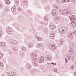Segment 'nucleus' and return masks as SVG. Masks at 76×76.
<instances>
[{
    "instance_id": "obj_1",
    "label": "nucleus",
    "mask_w": 76,
    "mask_h": 76,
    "mask_svg": "<svg viewBox=\"0 0 76 76\" xmlns=\"http://www.w3.org/2000/svg\"><path fill=\"white\" fill-rule=\"evenodd\" d=\"M69 18L71 20L73 21L72 23L70 24V26H76V23L75 22V21L76 20V19H75V16H74V15L70 16Z\"/></svg>"
},
{
    "instance_id": "obj_2",
    "label": "nucleus",
    "mask_w": 76,
    "mask_h": 76,
    "mask_svg": "<svg viewBox=\"0 0 76 76\" xmlns=\"http://www.w3.org/2000/svg\"><path fill=\"white\" fill-rule=\"evenodd\" d=\"M67 28L66 27H62L61 28L59 29V32L60 34H65L67 31Z\"/></svg>"
},
{
    "instance_id": "obj_3",
    "label": "nucleus",
    "mask_w": 76,
    "mask_h": 76,
    "mask_svg": "<svg viewBox=\"0 0 76 76\" xmlns=\"http://www.w3.org/2000/svg\"><path fill=\"white\" fill-rule=\"evenodd\" d=\"M73 45H74V43H72L69 46V48L70 49L69 50V52L72 54V55H73V54H74V51H73V50L72 49V48H73L74 46Z\"/></svg>"
},
{
    "instance_id": "obj_4",
    "label": "nucleus",
    "mask_w": 76,
    "mask_h": 76,
    "mask_svg": "<svg viewBox=\"0 0 76 76\" xmlns=\"http://www.w3.org/2000/svg\"><path fill=\"white\" fill-rule=\"evenodd\" d=\"M31 59L32 61H36L37 60V54L34 53H32L31 56Z\"/></svg>"
},
{
    "instance_id": "obj_5",
    "label": "nucleus",
    "mask_w": 76,
    "mask_h": 76,
    "mask_svg": "<svg viewBox=\"0 0 76 76\" xmlns=\"http://www.w3.org/2000/svg\"><path fill=\"white\" fill-rule=\"evenodd\" d=\"M49 47L50 49L52 50H56V48L55 47V46L52 44L49 45Z\"/></svg>"
},
{
    "instance_id": "obj_6",
    "label": "nucleus",
    "mask_w": 76,
    "mask_h": 76,
    "mask_svg": "<svg viewBox=\"0 0 76 76\" xmlns=\"http://www.w3.org/2000/svg\"><path fill=\"white\" fill-rule=\"evenodd\" d=\"M67 36L68 37L71 38V39H73L74 38V37H73V33L72 32H68L67 34Z\"/></svg>"
},
{
    "instance_id": "obj_7",
    "label": "nucleus",
    "mask_w": 76,
    "mask_h": 76,
    "mask_svg": "<svg viewBox=\"0 0 76 76\" xmlns=\"http://www.w3.org/2000/svg\"><path fill=\"white\" fill-rule=\"evenodd\" d=\"M39 63H43L44 62V56H42L39 59Z\"/></svg>"
},
{
    "instance_id": "obj_8",
    "label": "nucleus",
    "mask_w": 76,
    "mask_h": 76,
    "mask_svg": "<svg viewBox=\"0 0 76 76\" xmlns=\"http://www.w3.org/2000/svg\"><path fill=\"white\" fill-rule=\"evenodd\" d=\"M37 46L38 48H40V47H43V48H45V46L42 44L37 43Z\"/></svg>"
},
{
    "instance_id": "obj_9",
    "label": "nucleus",
    "mask_w": 76,
    "mask_h": 76,
    "mask_svg": "<svg viewBox=\"0 0 76 76\" xmlns=\"http://www.w3.org/2000/svg\"><path fill=\"white\" fill-rule=\"evenodd\" d=\"M51 56L50 55H48L45 57V58L47 59L48 61H51Z\"/></svg>"
},
{
    "instance_id": "obj_10",
    "label": "nucleus",
    "mask_w": 76,
    "mask_h": 76,
    "mask_svg": "<svg viewBox=\"0 0 76 76\" xmlns=\"http://www.w3.org/2000/svg\"><path fill=\"white\" fill-rule=\"evenodd\" d=\"M64 11L65 12L66 14H67V15H68L69 16L71 15L72 14V12H70L69 11H67L66 9H64Z\"/></svg>"
},
{
    "instance_id": "obj_11",
    "label": "nucleus",
    "mask_w": 76,
    "mask_h": 76,
    "mask_svg": "<svg viewBox=\"0 0 76 76\" xmlns=\"http://www.w3.org/2000/svg\"><path fill=\"white\" fill-rule=\"evenodd\" d=\"M55 36V34L54 33H51L50 35V37L52 39H54V36Z\"/></svg>"
},
{
    "instance_id": "obj_12",
    "label": "nucleus",
    "mask_w": 76,
    "mask_h": 76,
    "mask_svg": "<svg viewBox=\"0 0 76 76\" xmlns=\"http://www.w3.org/2000/svg\"><path fill=\"white\" fill-rule=\"evenodd\" d=\"M50 29L52 30H53L54 29H56V26L50 25Z\"/></svg>"
},
{
    "instance_id": "obj_13",
    "label": "nucleus",
    "mask_w": 76,
    "mask_h": 76,
    "mask_svg": "<svg viewBox=\"0 0 76 76\" xmlns=\"http://www.w3.org/2000/svg\"><path fill=\"white\" fill-rule=\"evenodd\" d=\"M59 13L61 14H62V15H66V12H64L62 9L59 10Z\"/></svg>"
},
{
    "instance_id": "obj_14",
    "label": "nucleus",
    "mask_w": 76,
    "mask_h": 76,
    "mask_svg": "<svg viewBox=\"0 0 76 76\" xmlns=\"http://www.w3.org/2000/svg\"><path fill=\"white\" fill-rule=\"evenodd\" d=\"M56 10L55 9H53L52 11V13L53 14V16H54V15L56 14Z\"/></svg>"
},
{
    "instance_id": "obj_15",
    "label": "nucleus",
    "mask_w": 76,
    "mask_h": 76,
    "mask_svg": "<svg viewBox=\"0 0 76 76\" xmlns=\"http://www.w3.org/2000/svg\"><path fill=\"white\" fill-rule=\"evenodd\" d=\"M31 68H32V66H31V65L29 64L27 65V69L28 70H30V69H31Z\"/></svg>"
},
{
    "instance_id": "obj_16",
    "label": "nucleus",
    "mask_w": 76,
    "mask_h": 76,
    "mask_svg": "<svg viewBox=\"0 0 76 76\" xmlns=\"http://www.w3.org/2000/svg\"><path fill=\"white\" fill-rule=\"evenodd\" d=\"M18 43V42L16 41H12V44H13L14 45H17Z\"/></svg>"
},
{
    "instance_id": "obj_17",
    "label": "nucleus",
    "mask_w": 76,
    "mask_h": 76,
    "mask_svg": "<svg viewBox=\"0 0 76 76\" xmlns=\"http://www.w3.org/2000/svg\"><path fill=\"white\" fill-rule=\"evenodd\" d=\"M34 45L32 43H31L30 44H28V46L29 48H31V47H32Z\"/></svg>"
},
{
    "instance_id": "obj_18",
    "label": "nucleus",
    "mask_w": 76,
    "mask_h": 76,
    "mask_svg": "<svg viewBox=\"0 0 76 76\" xmlns=\"http://www.w3.org/2000/svg\"><path fill=\"white\" fill-rule=\"evenodd\" d=\"M6 44L5 43V42H1V43H0V46L1 47V46H3V47H4V45H5Z\"/></svg>"
},
{
    "instance_id": "obj_19",
    "label": "nucleus",
    "mask_w": 76,
    "mask_h": 76,
    "mask_svg": "<svg viewBox=\"0 0 76 76\" xmlns=\"http://www.w3.org/2000/svg\"><path fill=\"white\" fill-rule=\"evenodd\" d=\"M5 2V3L7 4H10V1L9 0H6Z\"/></svg>"
},
{
    "instance_id": "obj_20",
    "label": "nucleus",
    "mask_w": 76,
    "mask_h": 76,
    "mask_svg": "<svg viewBox=\"0 0 76 76\" xmlns=\"http://www.w3.org/2000/svg\"><path fill=\"white\" fill-rule=\"evenodd\" d=\"M31 75H34V74H35V71L34 70H31Z\"/></svg>"
},
{
    "instance_id": "obj_21",
    "label": "nucleus",
    "mask_w": 76,
    "mask_h": 76,
    "mask_svg": "<svg viewBox=\"0 0 76 76\" xmlns=\"http://www.w3.org/2000/svg\"><path fill=\"white\" fill-rule=\"evenodd\" d=\"M35 38H37V39H38L39 41H42V38L40 37H38L37 36H36Z\"/></svg>"
},
{
    "instance_id": "obj_22",
    "label": "nucleus",
    "mask_w": 76,
    "mask_h": 76,
    "mask_svg": "<svg viewBox=\"0 0 76 76\" xmlns=\"http://www.w3.org/2000/svg\"><path fill=\"white\" fill-rule=\"evenodd\" d=\"M16 6H14L12 7L11 10L12 12H13L15 10V9H16Z\"/></svg>"
},
{
    "instance_id": "obj_23",
    "label": "nucleus",
    "mask_w": 76,
    "mask_h": 76,
    "mask_svg": "<svg viewBox=\"0 0 76 76\" xmlns=\"http://www.w3.org/2000/svg\"><path fill=\"white\" fill-rule=\"evenodd\" d=\"M23 2L24 4H25L26 5V4H28V2L26 0L24 1Z\"/></svg>"
},
{
    "instance_id": "obj_24",
    "label": "nucleus",
    "mask_w": 76,
    "mask_h": 76,
    "mask_svg": "<svg viewBox=\"0 0 76 76\" xmlns=\"http://www.w3.org/2000/svg\"><path fill=\"white\" fill-rule=\"evenodd\" d=\"M3 57V54L2 53H1L0 54V59H2Z\"/></svg>"
},
{
    "instance_id": "obj_25",
    "label": "nucleus",
    "mask_w": 76,
    "mask_h": 76,
    "mask_svg": "<svg viewBox=\"0 0 76 76\" xmlns=\"http://www.w3.org/2000/svg\"><path fill=\"white\" fill-rule=\"evenodd\" d=\"M75 67V66L72 65V66L71 67H70V70H73V69Z\"/></svg>"
},
{
    "instance_id": "obj_26",
    "label": "nucleus",
    "mask_w": 76,
    "mask_h": 76,
    "mask_svg": "<svg viewBox=\"0 0 76 76\" xmlns=\"http://www.w3.org/2000/svg\"><path fill=\"white\" fill-rule=\"evenodd\" d=\"M7 32L8 34H12V32L11 31H7Z\"/></svg>"
},
{
    "instance_id": "obj_27",
    "label": "nucleus",
    "mask_w": 76,
    "mask_h": 76,
    "mask_svg": "<svg viewBox=\"0 0 76 76\" xmlns=\"http://www.w3.org/2000/svg\"><path fill=\"white\" fill-rule=\"evenodd\" d=\"M17 49H18V48H16V46L15 47L13 48V50H15V51H16V50H17Z\"/></svg>"
},
{
    "instance_id": "obj_28",
    "label": "nucleus",
    "mask_w": 76,
    "mask_h": 76,
    "mask_svg": "<svg viewBox=\"0 0 76 76\" xmlns=\"http://www.w3.org/2000/svg\"><path fill=\"white\" fill-rule=\"evenodd\" d=\"M11 75L12 76H15L16 75V73L14 72H12L11 74Z\"/></svg>"
},
{
    "instance_id": "obj_29",
    "label": "nucleus",
    "mask_w": 76,
    "mask_h": 76,
    "mask_svg": "<svg viewBox=\"0 0 76 76\" xmlns=\"http://www.w3.org/2000/svg\"><path fill=\"white\" fill-rule=\"evenodd\" d=\"M50 9V7L48 6H47L46 7V10H49Z\"/></svg>"
},
{
    "instance_id": "obj_30",
    "label": "nucleus",
    "mask_w": 76,
    "mask_h": 76,
    "mask_svg": "<svg viewBox=\"0 0 76 76\" xmlns=\"http://www.w3.org/2000/svg\"><path fill=\"white\" fill-rule=\"evenodd\" d=\"M44 20H45V21H48V19L46 18V17H45Z\"/></svg>"
},
{
    "instance_id": "obj_31",
    "label": "nucleus",
    "mask_w": 76,
    "mask_h": 76,
    "mask_svg": "<svg viewBox=\"0 0 76 76\" xmlns=\"http://www.w3.org/2000/svg\"><path fill=\"white\" fill-rule=\"evenodd\" d=\"M11 29V30H12V28H11L10 27H8V28H7V31H10V30Z\"/></svg>"
},
{
    "instance_id": "obj_32",
    "label": "nucleus",
    "mask_w": 76,
    "mask_h": 76,
    "mask_svg": "<svg viewBox=\"0 0 76 76\" xmlns=\"http://www.w3.org/2000/svg\"><path fill=\"white\" fill-rule=\"evenodd\" d=\"M15 3H19V0H15Z\"/></svg>"
},
{
    "instance_id": "obj_33",
    "label": "nucleus",
    "mask_w": 76,
    "mask_h": 76,
    "mask_svg": "<svg viewBox=\"0 0 76 76\" xmlns=\"http://www.w3.org/2000/svg\"><path fill=\"white\" fill-rule=\"evenodd\" d=\"M34 66H38V64H37V63L35 62L34 64Z\"/></svg>"
},
{
    "instance_id": "obj_34",
    "label": "nucleus",
    "mask_w": 76,
    "mask_h": 76,
    "mask_svg": "<svg viewBox=\"0 0 76 76\" xmlns=\"http://www.w3.org/2000/svg\"><path fill=\"white\" fill-rule=\"evenodd\" d=\"M3 66V64L0 62V67H2Z\"/></svg>"
},
{
    "instance_id": "obj_35",
    "label": "nucleus",
    "mask_w": 76,
    "mask_h": 76,
    "mask_svg": "<svg viewBox=\"0 0 76 76\" xmlns=\"http://www.w3.org/2000/svg\"><path fill=\"white\" fill-rule=\"evenodd\" d=\"M56 3H60V1L59 0H56Z\"/></svg>"
},
{
    "instance_id": "obj_36",
    "label": "nucleus",
    "mask_w": 76,
    "mask_h": 76,
    "mask_svg": "<svg viewBox=\"0 0 76 76\" xmlns=\"http://www.w3.org/2000/svg\"><path fill=\"white\" fill-rule=\"evenodd\" d=\"M65 63H67V62H68V61H67V58H65Z\"/></svg>"
},
{
    "instance_id": "obj_37",
    "label": "nucleus",
    "mask_w": 76,
    "mask_h": 76,
    "mask_svg": "<svg viewBox=\"0 0 76 76\" xmlns=\"http://www.w3.org/2000/svg\"><path fill=\"white\" fill-rule=\"evenodd\" d=\"M50 64H53V65H56L57 64L56 63H54L53 62L50 63Z\"/></svg>"
},
{
    "instance_id": "obj_38",
    "label": "nucleus",
    "mask_w": 76,
    "mask_h": 76,
    "mask_svg": "<svg viewBox=\"0 0 76 76\" xmlns=\"http://www.w3.org/2000/svg\"><path fill=\"white\" fill-rule=\"evenodd\" d=\"M53 71L54 72H57V69H54Z\"/></svg>"
},
{
    "instance_id": "obj_39",
    "label": "nucleus",
    "mask_w": 76,
    "mask_h": 76,
    "mask_svg": "<svg viewBox=\"0 0 76 76\" xmlns=\"http://www.w3.org/2000/svg\"><path fill=\"white\" fill-rule=\"evenodd\" d=\"M61 1L63 3H65V2H66L65 0H61Z\"/></svg>"
},
{
    "instance_id": "obj_40",
    "label": "nucleus",
    "mask_w": 76,
    "mask_h": 76,
    "mask_svg": "<svg viewBox=\"0 0 76 76\" xmlns=\"http://www.w3.org/2000/svg\"><path fill=\"white\" fill-rule=\"evenodd\" d=\"M67 57H68V59L69 60H70V59H71V58H70V56H68Z\"/></svg>"
},
{
    "instance_id": "obj_41",
    "label": "nucleus",
    "mask_w": 76,
    "mask_h": 76,
    "mask_svg": "<svg viewBox=\"0 0 76 76\" xmlns=\"http://www.w3.org/2000/svg\"><path fill=\"white\" fill-rule=\"evenodd\" d=\"M3 34V33L1 31L0 32V37H1V35H2Z\"/></svg>"
},
{
    "instance_id": "obj_42",
    "label": "nucleus",
    "mask_w": 76,
    "mask_h": 76,
    "mask_svg": "<svg viewBox=\"0 0 76 76\" xmlns=\"http://www.w3.org/2000/svg\"><path fill=\"white\" fill-rule=\"evenodd\" d=\"M55 19H56L57 20L59 19V17H58V16H56L55 18Z\"/></svg>"
},
{
    "instance_id": "obj_43",
    "label": "nucleus",
    "mask_w": 76,
    "mask_h": 76,
    "mask_svg": "<svg viewBox=\"0 0 76 76\" xmlns=\"http://www.w3.org/2000/svg\"><path fill=\"white\" fill-rule=\"evenodd\" d=\"M73 33V34H76V31H74L73 32V33Z\"/></svg>"
},
{
    "instance_id": "obj_44",
    "label": "nucleus",
    "mask_w": 76,
    "mask_h": 76,
    "mask_svg": "<svg viewBox=\"0 0 76 76\" xmlns=\"http://www.w3.org/2000/svg\"><path fill=\"white\" fill-rule=\"evenodd\" d=\"M18 10L19 11H21L22 10V9L20 7L19 8H18Z\"/></svg>"
},
{
    "instance_id": "obj_45",
    "label": "nucleus",
    "mask_w": 76,
    "mask_h": 76,
    "mask_svg": "<svg viewBox=\"0 0 76 76\" xmlns=\"http://www.w3.org/2000/svg\"><path fill=\"white\" fill-rule=\"evenodd\" d=\"M60 43H61V45H62V44H63V41H61Z\"/></svg>"
},
{
    "instance_id": "obj_46",
    "label": "nucleus",
    "mask_w": 76,
    "mask_h": 76,
    "mask_svg": "<svg viewBox=\"0 0 76 76\" xmlns=\"http://www.w3.org/2000/svg\"><path fill=\"white\" fill-rule=\"evenodd\" d=\"M55 6H56V9H58V7L57 6V5H55Z\"/></svg>"
},
{
    "instance_id": "obj_47",
    "label": "nucleus",
    "mask_w": 76,
    "mask_h": 76,
    "mask_svg": "<svg viewBox=\"0 0 76 76\" xmlns=\"http://www.w3.org/2000/svg\"><path fill=\"white\" fill-rule=\"evenodd\" d=\"M2 7V5L0 4V9H1Z\"/></svg>"
},
{
    "instance_id": "obj_48",
    "label": "nucleus",
    "mask_w": 76,
    "mask_h": 76,
    "mask_svg": "<svg viewBox=\"0 0 76 76\" xmlns=\"http://www.w3.org/2000/svg\"><path fill=\"white\" fill-rule=\"evenodd\" d=\"M66 2H68L69 1V0H65Z\"/></svg>"
},
{
    "instance_id": "obj_49",
    "label": "nucleus",
    "mask_w": 76,
    "mask_h": 76,
    "mask_svg": "<svg viewBox=\"0 0 76 76\" xmlns=\"http://www.w3.org/2000/svg\"><path fill=\"white\" fill-rule=\"evenodd\" d=\"M74 75H75V76H76V72H75V73H74Z\"/></svg>"
},
{
    "instance_id": "obj_50",
    "label": "nucleus",
    "mask_w": 76,
    "mask_h": 76,
    "mask_svg": "<svg viewBox=\"0 0 76 76\" xmlns=\"http://www.w3.org/2000/svg\"><path fill=\"white\" fill-rule=\"evenodd\" d=\"M44 32L45 33V32H47V31H45V30H44Z\"/></svg>"
},
{
    "instance_id": "obj_51",
    "label": "nucleus",
    "mask_w": 76,
    "mask_h": 76,
    "mask_svg": "<svg viewBox=\"0 0 76 76\" xmlns=\"http://www.w3.org/2000/svg\"><path fill=\"white\" fill-rule=\"evenodd\" d=\"M54 8H56V5H55V6H54Z\"/></svg>"
},
{
    "instance_id": "obj_52",
    "label": "nucleus",
    "mask_w": 76,
    "mask_h": 76,
    "mask_svg": "<svg viewBox=\"0 0 76 76\" xmlns=\"http://www.w3.org/2000/svg\"><path fill=\"white\" fill-rule=\"evenodd\" d=\"M48 64H50L49 63H48Z\"/></svg>"
},
{
    "instance_id": "obj_53",
    "label": "nucleus",
    "mask_w": 76,
    "mask_h": 76,
    "mask_svg": "<svg viewBox=\"0 0 76 76\" xmlns=\"http://www.w3.org/2000/svg\"><path fill=\"white\" fill-rule=\"evenodd\" d=\"M74 57H75V55H74Z\"/></svg>"
},
{
    "instance_id": "obj_54",
    "label": "nucleus",
    "mask_w": 76,
    "mask_h": 76,
    "mask_svg": "<svg viewBox=\"0 0 76 76\" xmlns=\"http://www.w3.org/2000/svg\"><path fill=\"white\" fill-rule=\"evenodd\" d=\"M48 0L49 1V0Z\"/></svg>"
}]
</instances>
